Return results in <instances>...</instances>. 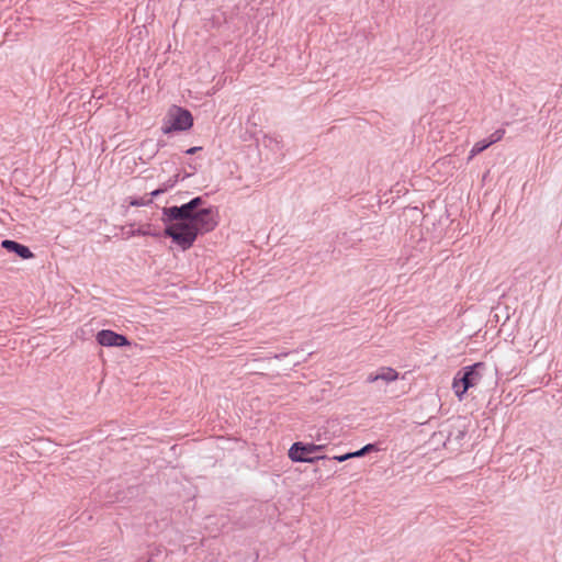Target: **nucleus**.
I'll return each instance as SVG.
<instances>
[{
  "label": "nucleus",
  "instance_id": "obj_1",
  "mask_svg": "<svg viewBox=\"0 0 562 562\" xmlns=\"http://www.w3.org/2000/svg\"><path fill=\"white\" fill-rule=\"evenodd\" d=\"M198 196L180 206L162 210L165 235L181 250L191 248L200 234L212 232L218 225V212L213 207H201Z\"/></svg>",
  "mask_w": 562,
  "mask_h": 562
},
{
  "label": "nucleus",
  "instance_id": "obj_2",
  "mask_svg": "<svg viewBox=\"0 0 562 562\" xmlns=\"http://www.w3.org/2000/svg\"><path fill=\"white\" fill-rule=\"evenodd\" d=\"M192 125L193 116L190 111L178 105H172L165 115L161 131L164 134L183 132L190 130Z\"/></svg>",
  "mask_w": 562,
  "mask_h": 562
},
{
  "label": "nucleus",
  "instance_id": "obj_3",
  "mask_svg": "<svg viewBox=\"0 0 562 562\" xmlns=\"http://www.w3.org/2000/svg\"><path fill=\"white\" fill-rule=\"evenodd\" d=\"M323 449V445L304 443L297 441L290 447L288 456L293 462L313 463L317 460H323L326 458L325 456H315L317 451Z\"/></svg>",
  "mask_w": 562,
  "mask_h": 562
},
{
  "label": "nucleus",
  "instance_id": "obj_4",
  "mask_svg": "<svg viewBox=\"0 0 562 562\" xmlns=\"http://www.w3.org/2000/svg\"><path fill=\"white\" fill-rule=\"evenodd\" d=\"M95 340L102 347H125L130 345L128 339L124 335L110 329H102L98 331Z\"/></svg>",
  "mask_w": 562,
  "mask_h": 562
},
{
  "label": "nucleus",
  "instance_id": "obj_5",
  "mask_svg": "<svg viewBox=\"0 0 562 562\" xmlns=\"http://www.w3.org/2000/svg\"><path fill=\"white\" fill-rule=\"evenodd\" d=\"M485 366L483 362H476L472 366L465 367L463 372H460V376L464 382V389H471L476 386L482 380V371Z\"/></svg>",
  "mask_w": 562,
  "mask_h": 562
},
{
  "label": "nucleus",
  "instance_id": "obj_6",
  "mask_svg": "<svg viewBox=\"0 0 562 562\" xmlns=\"http://www.w3.org/2000/svg\"><path fill=\"white\" fill-rule=\"evenodd\" d=\"M400 372L392 367H380L376 371L370 373L367 378L368 383L382 382L384 384H391L397 381Z\"/></svg>",
  "mask_w": 562,
  "mask_h": 562
},
{
  "label": "nucleus",
  "instance_id": "obj_7",
  "mask_svg": "<svg viewBox=\"0 0 562 562\" xmlns=\"http://www.w3.org/2000/svg\"><path fill=\"white\" fill-rule=\"evenodd\" d=\"M1 246L8 251L16 254L20 258L24 260L34 258V254L27 246L19 244L14 240L4 239L2 240Z\"/></svg>",
  "mask_w": 562,
  "mask_h": 562
},
{
  "label": "nucleus",
  "instance_id": "obj_8",
  "mask_svg": "<svg viewBox=\"0 0 562 562\" xmlns=\"http://www.w3.org/2000/svg\"><path fill=\"white\" fill-rule=\"evenodd\" d=\"M375 450V446L372 443H368L364 447H362L360 450H357L355 452H348L341 456H335L333 459L338 462H344L352 458H360L364 456L366 453Z\"/></svg>",
  "mask_w": 562,
  "mask_h": 562
},
{
  "label": "nucleus",
  "instance_id": "obj_9",
  "mask_svg": "<svg viewBox=\"0 0 562 562\" xmlns=\"http://www.w3.org/2000/svg\"><path fill=\"white\" fill-rule=\"evenodd\" d=\"M452 390L459 401H462L468 389H464V382L460 376V372L456 374L452 381Z\"/></svg>",
  "mask_w": 562,
  "mask_h": 562
},
{
  "label": "nucleus",
  "instance_id": "obj_10",
  "mask_svg": "<svg viewBox=\"0 0 562 562\" xmlns=\"http://www.w3.org/2000/svg\"><path fill=\"white\" fill-rule=\"evenodd\" d=\"M127 203L131 206H145L151 203V199L147 196L142 198H128Z\"/></svg>",
  "mask_w": 562,
  "mask_h": 562
},
{
  "label": "nucleus",
  "instance_id": "obj_11",
  "mask_svg": "<svg viewBox=\"0 0 562 562\" xmlns=\"http://www.w3.org/2000/svg\"><path fill=\"white\" fill-rule=\"evenodd\" d=\"M494 140H491L488 143L485 142H477L474 144L470 151V159H472L474 156L486 149Z\"/></svg>",
  "mask_w": 562,
  "mask_h": 562
},
{
  "label": "nucleus",
  "instance_id": "obj_12",
  "mask_svg": "<svg viewBox=\"0 0 562 562\" xmlns=\"http://www.w3.org/2000/svg\"><path fill=\"white\" fill-rule=\"evenodd\" d=\"M176 182H177V177L173 180H170L169 183L165 184L162 188L151 191L148 198H150L153 200L154 198L158 196L159 194L166 192L168 189L172 188Z\"/></svg>",
  "mask_w": 562,
  "mask_h": 562
},
{
  "label": "nucleus",
  "instance_id": "obj_13",
  "mask_svg": "<svg viewBox=\"0 0 562 562\" xmlns=\"http://www.w3.org/2000/svg\"><path fill=\"white\" fill-rule=\"evenodd\" d=\"M148 234H149L148 229H146L144 227H139L136 231L132 232V235H138V236H146Z\"/></svg>",
  "mask_w": 562,
  "mask_h": 562
},
{
  "label": "nucleus",
  "instance_id": "obj_14",
  "mask_svg": "<svg viewBox=\"0 0 562 562\" xmlns=\"http://www.w3.org/2000/svg\"><path fill=\"white\" fill-rule=\"evenodd\" d=\"M200 149H201V147H191V148H189V149L187 150V154H188V155H192V154L196 153V151H198V150H200Z\"/></svg>",
  "mask_w": 562,
  "mask_h": 562
}]
</instances>
